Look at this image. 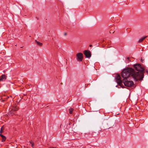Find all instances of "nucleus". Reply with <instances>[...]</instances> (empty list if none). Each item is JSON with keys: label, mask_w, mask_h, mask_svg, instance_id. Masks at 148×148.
Listing matches in <instances>:
<instances>
[{"label": "nucleus", "mask_w": 148, "mask_h": 148, "mask_svg": "<svg viewBox=\"0 0 148 148\" xmlns=\"http://www.w3.org/2000/svg\"><path fill=\"white\" fill-rule=\"evenodd\" d=\"M127 59L128 60V62H129L130 61L129 60V59H130L129 58V57H127Z\"/></svg>", "instance_id": "2eb2a0df"}, {"label": "nucleus", "mask_w": 148, "mask_h": 148, "mask_svg": "<svg viewBox=\"0 0 148 148\" xmlns=\"http://www.w3.org/2000/svg\"><path fill=\"white\" fill-rule=\"evenodd\" d=\"M61 84H62V83H61Z\"/></svg>", "instance_id": "5701e85b"}, {"label": "nucleus", "mask_w": 148, "mask_h": 148, "mask_svg": "<svg viewBox=\"0 0 148 148\" xmlns=\"http://www.w3.org/2000/svg\"><path fill=\"white\" fill-rule=\"evenodd\" d=\"M134 72V70L132 68L128 67L123 69L121 73L123 80L127 79L131 75L132 77L136 81V77Z\"/></svg>", "instance_id": "f03ea898"}, {"label": "nucleus", "mask_w": 148, "mask_h": 148, "mask_svg": "<svg viewBox=\"0 0 148 148\" xmlns=\"http://www.w3.org/2000/svg\"><path fill=\"white\" fill-rule=\"evenodd\" d=\"M0 136H1L2 138V139L1 140L2 142H3L5 141L6 138V137L5 136L3 135L2 134H0Z\"/></svg>", "instance_id": "1a4fd4ad"}, {"label": "nucleus", "mask_w": 148, "mask_h": 148, "mask_svg": "<svg viewBox=\"0 0 148 148\" xmlns=\"http://www.w3.org/2000/svg\"><path fill=\"white\" fill-rule=\"evenodd\" d=\"M123 81L125 86L127 87H131L134 85L132 81H128L126 79L123 80Z\"/></svg>", "instance_id": "7ed1b4c3"}, {"label": "nucleus", "mask_w": 148, "mask_h": 148, "mask_svg": "<svg viewBox=\"0 0 148 148\" xmlns=\"http://www.w3.org/2000/svg\"><path fill=\"white\" fill-rule=\"evenodd\" d=\"M9 98V97L7 96L6 97L5 99H8Z\"/></svg>", "instance_id": "dca6fc26"}, {"label": "nucleus", "mask_w": 148, "mask_h": 148, "mask_svg": "<svg viewBox=\"0 0 148 148\" xmlns=\"http://www.w3.org/2000/svg\"><path fill=\"white\" fill-rule=\"evenodd\" d=\"M92 46V45H90L89 47H91Z\"/></svg>", "instance_id": "aec40b11"}, {"label": "nucleus", "mask_w": 148, "mask_h": 148, "mask_svg": "<svg viewBox=\"0 0 148 148\" xmlns=\"http://www.w3.org/2000/svg\"><path fill=\"white\" fill-rule=\"evenodd\" d=\"M147 37V36H146L141 38L139 39L138 42H142Z\"/></svg>", "instance_id": "9b49d317"}, {"label": "nucleus", "mask_w": 148, "mask_h": 148, "mask_svg": "<svg viewBox=\"0 0 148 148\" xmlns=\"http://www.w3.org/2000/svg\"><path fill=\"white\" fill-rule=\"evenodd\" d=\"M76 58L79 62L82 61L83 59V54L81 53H79L76 54Z\"/></svg>", "instance_id": "39448f33"}, {"label": "nucleus", "mask_w": 148, "mask_h": 148, "mask_svg": "<svg viewBox=\"0 0 148 148\" xmlns=\"http://www.w3.org/2000/svg\"><path fill=\"white\" fill-rule=\"evenodd\" d=\"M7 76L5 74L2 75L0 77V81H4L6 79Z\"/></svg>", "instance_id": "6e6552de"}, {"label": "nucleus", "mask_w": 148, "mask_h": 148, "mask_svg": "<svg viewBox=\"0 0 148 148\" xmlns=\"http://www.w3.org/2000/svg\"><path fill=\"white\" fill-rule=\"evenodd\" d=\"M23 47H21V48H22Z\"/></svg>", "instance_id": "b1692460"}, {"label": "nucleus", "mask_w": 148, "mask_h": 148, "mask_svg": "<svg viewBox=\"0 0 148 148\" xmlns=\"http://www.w3.org/2000/svg\"><path fill=\"white\" fill-rule=\"evenodd\" d=\"M134 68L138 71L136 72L135 71L134 72L136 77V81L142 80L144 77L145 68L139 63H137L134 65Z\"/></svg>", "instance_id": "f257e3e1"}, {"label": "nucleus", "mask_w": 148, "mask_h": 148, "mask_svg": "<svg viewBox=\"0 0 148 148\" xmlns=\"http://www.w3.org/2000/svg\"><path fill=\"white\" fill-rule=\"evenodd\" d=\"M141 60L142 62H143V60L142 58L141 59Z\"/></svg>", "instance_id": "f3484780"}, {"label": "nucleus", "mask_w": 148, "mask_h": 148, "mask_svg": "<svg viewBox=\"0 0 148 148\" xmlns=\"http://www.w3.org/2000/svg\"><path fill=\"white\" fill-rule=\"evenodd\" d=\"M12 97V96H10L9 97Z\"/></svg>", "instance_id": "4be33fe9"}, {"label": "nucleus", "mask_w": 148, "mask_h": 148, "mask_svg": "<svg viewBox=\"0 0 148 148\" xmlns=\"http://www.w3.org/2000/svg\"><path fill=\"white\" fill-rule=\"evenodd\" d=\"M4 130V128L3 126L1 128L0 130V134H2V133L3 132V131Z\"/></svg>", "instance_id": "f8f14e48"}, {"label": "nucleus", "mask_w": 148, "mask_h": 148, "mask_svg": "<svg viewBox=\"0 0 148 148\" xmlns=\"http://www.w3.org/2000/svg\"><path fill=\"white\" fill-rule=\"evenodd\" d=\"M86 84H85V87H87V86H88V85H87V86H86Z\"/></svg>", "instance_id": "412c9836"}, {"label": "nucleus", "mask_w": 148, "mask_h": 148, "mask_svg": "<svg viewBox=\"0 0 148 148\" xmlns=\"http://www.w3.org/2000/svg\"><path fill=\"white\" fill-rule=\"evenodd\" d=\"M29 143L32 145V147H33L34 146V143L32 140H31L29 141Z\"/></svg>", "instance_id": "ddd939ff"}, {"label": "nucleus", "mask_w": 148, "mask_h": 148, "mask_svg": "<svg viewBox=\"0 0 148 148\" xmlns=\"http://www.w3.org/2000/svg\"><path fill=\"white\" fill-rule=\"evenodd\" d=\"M11 109L10 111L9 114H12L14 112L18 110L19 109V107L17 106L16 104H14L12 105Z\"/></svg>", "instance_id": "20e7f679"}, {"label": "nucleus", "mask_w": 148, "mask_h": 148, "mask_svg": "<svg viewBox=\"0 0 148 148\" xmlns=\"http://www.w3.org/2000/svg\"><path fill=\"white\" fill-rule=\"evenodd\" d=\"M35 42L37 44V45H38L40 47L42 46L43 45L42 43L36 40H35Z\"/></svg>", "instance_id": "9d476101"}, {"label": "nucleus", "mask_w": 148, "mask_h": 148, "mask_svg": "<svg viewBox=\"0 0 148 148\" xmlns=\"http://www.w3.org/2000/svg\"><path fill=\"white\" fill-rule=\"evenodd\" d=\"M69 112L70 114H71L72 113V112L73 110V108H70L69 109Z\"/></svg>", "instance_id": "4468645a"}, {"label": "nucleus", "mask_w": 148, "mask_h": 148, "mask_svg": "<svg viewBox=\"0 0 148 148\" xmlns=\"http://www.w3.org/2000/svg\"><path fill=\"white\" fill-rule=\"evenodd\" d=\"M146 72L147 73V74H148V70H146Z\"/></svg>", "instance_id": "a211bd4d"}, {"label": "nucleus", "mask_w": 148, "mask_h": 148, "mask_svg": "<svg viewBox=\"0 0 148 148\" xmlns=\"http://www.w3.org/2000/svg\"><path fill=\"white\" fill-rule=\"evenodd\" d=\"M66 34H66V33H64V35L65 36H66Z\"/></svg>", "instance_id": "6ab92c4d"}, {"label": "nucleus", "mask_w": 148, "mask_h": 148, "mask_svg": "<svg viewBox=\"0 0 148 148\" xmlns=\"http://www.w3.org/2000/svg\"><path fill=\"white\" fill-rule=\"evenodd\" d=\"M116 81L118 84L119 85L121 86V84L122 83V81L121 79V77L120 75L118 74L117 76H116Z\"/></svg>", "instance_id": "0eeeda50"}, {"label": "nucleus", "mask_w": 148, "mask_h": 148, "mask_svg": "<svg viewBox=\"0 0 148 148\" xmlns=\"http://www.w3.org/2000/svg\"><path fill=\"white\" fill-rule=\"evenodd\" d=\"M83 53L86 57L87 58H90L91 56V53L89 50H85L84 51Z\"/></svg>", "instance_id": "423d86ee"}]
</instances>
